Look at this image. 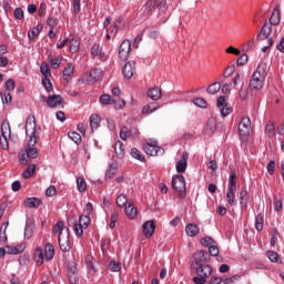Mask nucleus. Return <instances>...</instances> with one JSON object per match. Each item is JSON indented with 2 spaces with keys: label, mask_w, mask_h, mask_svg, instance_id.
I'll use <instances>...</instances> for the list:
<instances>
[{
  "label": "nucleus",
  "mask_w": 284,
  "mask_h": 284,
  "mask_svg": "<svg viewBox=\"0 0 284 284\" xmlns=\"http://www.w3.org/2000/svg\"><path fill=\"white\" fill-rule=\"evenodd\" d=\"M26 134L29 136L26 146L27 156L28 159H37V156H39V151H37L34 145H37V141H39V133L37 132V118H34V115H29L27 118Z\"/></svg>",
  "instance_id": "obj_1"
},
{
  "label": "nucleus",
  "mask_w": 284,
  "mask_h": 284,
  "mask_svg": "<svg viewBox=\"0 0 284 284\" xmlns=\"http://www.w3.org/2000/svg\"><path fill=\"white\" fill-rule=\"evenodd\" d=\"M265 77H267L266 65L265 63H260L251 77L248 88L251 90H263Z\"/></svg>",
  "instance_id": "obj_2"
},
{
  "label": "nucleus",
  "mask_w": 284,
  "mask_h": 284,
  "mask_svg": "<svg viewBox=\"0 0 284 284\" xmlns=\"http://www.w3.org/2000/svg\"><path fill=\"white\" fill-rule=\"evenodd\" d=\"M211 261L210 253L203 250L197 251L193 254L192 267L194 272H205V267L212 270V266L207 264Z\"/></svg>",
  "instance_id": "obj_3"
},
{
  "label": "nucleus",
  "mask_w": 284,
  "mask_h": 284,
  "mask_svg": "<svg viewBox=\"0 0 284 284\" xmlns=\"http://www.w3.org/2000/svg\"><path fill=\"white\" fill-rule=\"evenodd\" d=\"M143 150L149 156H163L165 150L159 146V142L154 140H149L144 145Z\"/></svg>",
  "instance_id": "obj_4"
},
{
  "label": "nucleus",
  "mask_w": 284,
  "mask_h": 284,
  "mask_svg": "<svg viewBox=\"0 0 284 284\" xmlns=\"http://www.w3.org/2000/svg\"><path fill=\"white\" fill-rule=\"evenodd\" d=\"M90 215H80L79 216V223H75L73 226V232L78 239H81L83 236V230H88L90 227Z\"/></svg>",
  "instance_id": "obj_5"
},
{
  "label": "nucleus",
  "mask_w": 284,
  "mask_h": 284,
  "mask_svg": "<svg viewBox=\"0 0 284 284\" xmlns=\"http://www.w3.org/2000/svg\"><path fill=\"white\" fill-rule=\"evenodd\" d=\"M172 187L176 192H179L180 196H183L185 194V176L183 175H173L172 178Z\"/></svg>",
  "instance_id": "obj_6"
},
{
  "label": "nucleus",
  "mask_w": 284,
  "mask_h": 284,
  "mask_svg": "<svg viewBox=\"0 0 284 284\" xmlns=\"http://www.w3.org/2000/svg\"><path fill=\"white\" fill-rule=\"evenodd\" d=\"M212 272H213V270L210 267H205L204 271H195V274L197 276H194L192 278L193 283H195V284L207 283V278H210V276H212Z\"/></svg>",
  "instance_id": "obj_7"
},
{
  "label": "nucleus",
  "mask_w": 284,
  "mask_h": 284,
  "mask_svg": "<svg viewBox=\"0 0 284 284\" xmlns=\"http://www.w3.org/2000/svg\"><path fill=\"white\" fill-rule=\"evenodd\" d=\"M58 243L61 252H70V229H65L64 234L58 235Z\"/></svg>",
  "instance_id": "obj_8"
},
{
  "label": "nucleus",
  "mask_w": 284,
  "mask_h": 284,
  "mask_svg": "<svg viewBox=\"0 0 284 284\" xmlns=\"http://www.w3.org/2000/svg\"><path fill=\"white\" fill-rule=\"evenodd\" d=\"M237 129L240 132V136H250V132H252V121L250 120V118H242Z\"/></svg>",
  "instance_id": "obj_9"
},
{
  "label": "nucleus",
  "mask_w": 284,
  "mask_h": 284,
  "mask_svg": "<svg viewBox=\"0 0 284 284\" xmlns=\"http://www.w3.org/2000/svg\"><path fill=\"white\" fill-rule=\"evenodd\" d=\"M154 232H156V222L154 220H149L142 225V234L145 239H152L154 236Z\"/></svg>",
  "instance_id": "obj_10"
},
{
  "label": "nucleus",
  "mask_w": 284,
  "mask_h": 284,
  "mask_svg": "<svg viewBox=\"0 0 284 284\" xmlns=\"http://www.w3.org/2000/svg\"><path fill=\"white\" fill-rule=\"evenodd\" d=\"M131 48H132V42H130V40L122 41L119 48V59H121V61H128V58L130 57Z\"/></svg>",
  "instance_id": "obj_11"
},
{
  "label": "nucleus",
  "mask_w": 284,
  "mask_h": 284,
  "mask_svg": "<svg viewBox=\"0 0 284 284\" xmlns=\"http://www.w3.org/2000/svg\"><path fill=\"white\" fill-rule=\"evenodd\" d=\"M100 103H102V105H114V108H118V110L125 108V101L122 100L119 104H116V100L112 99V95L110 94H102L100 97Z\"/></svg>",
  "instance_id": "obj_12"
},
{
  "label": "nucleus",
  "mask_w": 284,
  "mask_h": 284,
  "mask_svg": "<svg viewBox=\"0 0 284 284\" xmlns=\"http://www.w3.org/2000/svg\"><path fill=\"white\" fill-rule=\"evenodd\" d=\"M122 73L124 79H132V77L136 74V62H126L122 69Z\"/></svg>",
  "instance_id": "obj_13"
},
{
  "label": "nucleus",
  "mask_w": 284,
  "mask_h": 284,
  "mask_svg": "<svg viewBox=\"0 0 284 284\" xmlns=\"http://www.w3.org/2000/svg\"><path fill=\"white\" fill-rule=\"evenodd\" d=\"M48 108L54 109L63 105V97L61 94H53L47 98Z\"/></svg>",
  "instance_id": "obj_14"
},
{
  "label": "nucleus",
  "mask_w": 284,
  "mask_h": 284,
  "mask_svg": "<svg viewBox=\"0 0 284 284\" xmlns=\"http://www.w3.org/2000/svg\"><path fill=\"white\" fill-rule=\"evenodd\" d=\"M272 34V24L265 22L257 34V41H265V39H270Z\"/></svg>",
  "instance_id": "obj_15"
},
{
  "label": "nucleus",
  "mask_w": 284,
  "mask_h": 284,
  "mask_svg": "<svg viewBox=\"0 0 284 284\" xmlns=\"http://www.w3.org/2000/svg\"><path fill=\"white\" fill-rule=\"evenodd\" d=\"M99 79H101V69L94 68L87 74L85 81L87 83H97Z\"/></svg>",
  "instance_id": "obj_16"
},
{
  "label": "nucleus",
  "mask_w": 284,
  "mask_h": 284,
  "mask_svg": "<svg viewBox=\"0 0 284 284\" xmlns=\"http://www.w3.org/2000/svg\"><path fill=\"white\" fill-rule=\"evenodd\" d=\"M239 197L241 210H247V203H250V192H247V189H242Z\"/></svg>",
  "instance_id": "obj_17"
},
{
  "label": "nucleus",
  "mask_w": 284,
  "mask_h": 284,
  "mask_svg": "<svg viewBox=\"0 0 284 284\" xmlns=\"http://www.w3.org/2000/svg\"><path fill=\"white\" fill-rule=\"evenodd\" d=\"M149 99L152 101H159L161 100V97H163V92L161 91V88L154 87L152 89H149L146 92Z\"/></svg>",
  "instance_id": "obj_18"
},
{
  "label": "nucleus",
  "mask_w": 284,
  "mask_h": 284,
  "mask_svg": "<svg viewBox=\"0 0 284 284\" xmlns=\"http://www.w3.org/2000/svg\"><path fill=\"white\" fill-rule=\"evenodd\" d=\"M186 156H187V153H183L182 159L180 161H178L175 164V170H176V172H179V174H183V172H185V170H187Z\"/></svg>",
  "instance_id": "obj_19"
},
{
  "label": "nucleus",
  "mask_w": 284,
  "mask_h": 284,
  "mask_svg": "<svg viewBox=\"0 0 284 284\" xmlns=\"http://www.w3.org/2000/svg\"><path fill=\"white\" fill-rule=\"evenodd\" d=\"M33 258H34V262L37 263V265H43V261H45V253H44L43 248L37 247L33 251Z\"/></svg>",
  "instance_id": "obj_20"
},
{
  "label": "nucleus",
  "mask_w": 284,
  "mask_h": 284,
  "mask_svg": "<svg viewBox=\"0 0 284 284\" xmlns=\"http://www.w3.org/2000/svg\"><path fill=\"white\" fill-rule=\"evenodd\" d=\"M163 2L161 0H149L144 6V10L148 14H152L156 7L159 8Z\"/></svg>",
  "instance_id": "obj_21"
},
{
  "label": "nucleus",
  "mask_w": 284,
  "mask_h": 284,
  "mask_svg": "<svg viewBox=\"0 0 284 284\" xmlns=\"http://www.w3.org/2000/svg\"><path fill=\"white\" fill-rule=\"evenodd\" d=\"M43 202L39 197H27L24 200V206L29 209L38 210Z\"/></svg>",
  "instance_id": "obj_22"
},
{
  "label": "nucleus",
  "mask_w": 284,
  "mask_h": 284,
  "mask_svg": "<svg viewBox=\"0 0 284 284\" xmlns=\"http://www.w3.org/2000/svg\"><path fill=\"white\" fill-rule=\"evenodd\" d=\"M124 212L125 215L128 216V219H130L131 221H134V219H136L139 211L134 207V204L129 203L125 207H124Z\"/></svg>",
  "instance_id": "obj_23"
},
{
  "label": "nucleus",
  "mask_w": 284,
  "mask_h": 284,
  "mask_svg": "<svg viewBox=\"0 0 284 284\" xmlns=\"http://www.w3.org/2000/svg\"><path fill=\"white\" fill-rule=\"evenodd\" d=\"M278 23H281V9L275 7L270 18V26H278Z\"/></svg>",
  "instance_id": "obj_24"
},
{
  "label": "nucleus",
  "mask_w": 284,
  "mask_h": 284,
  "mask_svg": "<svg viewBox=\"0 0 284 284\" xmlns=\"http://www.w3.org/2000/svg\"><path fill=\"white\" fill-rule=\"evenodd\" d=\"M114 152L116 159H123V156H125V144L121 141H116L114 144Z\"/></svg>",
  "instance_id": "obj_25"
},
{
  "label": "nucleus",
  "mask_w": 284,
  "mask_h": 284,
  "mask_svg": "<svg viewBox=\"0 0 284 284\" xmlns=\"http://www.w3.org/2000/svg\"><path fill=\"white\" fill-rule=\"evenodd\" d=\"M72 77H74V64H72V62H69L63 70V79L68 83V81H70Z\"/></svg>",
  "instance_id": "obj_26"
},
{
  "label": "nucleus",
  "mask_w": 284,
  "mask_h": 284,
  "mask_svg": "<svg viewBox=\"0 0 284 284\" xmlns=\"http://www.w3.org/2000/svg\"><path fill=\"white\" fill-rule=\"evenodd\" d=\"M43 252L45 261H52L54 258V245L52 243H47Z\"/></svg>",
  "instance_id": "obj_27"
},
{
  "label": "nucleus",
  "mask_w": 284,
  "mask_h": 284,
  "mask_svg": "<svg viewBox=\"0 0 284 284\" xmlns=\"http://www.w3.org/2000/svg\"><path fill=\"white\" fill-rule=\"evenodd\" d=\"M34 229H36L34 222H32L31 220H28L24 227V239L29 240L31 236H33Z\"/></svg>",
  "instance_id": "obj_28"
},
{
  "label": "nucleus",
  "mask_w": 284,
  "mask_h": 284,
  "mask_svg": "<svg viewBox=\"0 0 284 284\" xmlns=\"http://www.w3.org/2000/svg\"><path fill=\"white\" fill-rule=\"evenodd\" d=\"M100 125H101V116H99L98 114H92L90 116L91 132H94V130H99Z\"/></svg>",
  "instance_id": "obj_29"
},
{
  "label": "nucleus",
  "mask_w": 284,
  "mask_h": 284,
  "mask_svg": "<svg viewBox=\"0 0 284 284\" xmlns=\"http://www.w3.org/2000/svg\"><path fill=\"white\" fill-rule=\"evenodd\" d=\"M80 47H81V41H79V39L72 38L69 41V52H71V54H75V52H79Z\"/></svg>",
  "instance_id": "obj_30"
},
{
  "label": "nucleus",
  "mask_w": 284,
  "mask_h": 284,
  "mask_svg": "<svg viewBox=\"0 0 284 284\" xmlns=\"http://www.w3.org/2000/svg\"><path fill=\"white\" fill-rule=\"evenodd\" d=\"M265 134L268 139H274L276 135V126H274V122L270 121L265 125Z\"/></svg>",
  "instance_id": "obj_31"
},
{
  "label": "nucleus",
  "mask_w": 284,
  "mask_h": 284,
  "mask_svg": "<svg viewBox=\"0 0 284 284\" xmlns=\"http://www.w3.org/2000/svg\"><path fill=\"white\" fill-rule=\"evenodd\" d=\"M199 232H200L199 225L192 224V223L186 224V226H185V233H186L189 236L194 237V236H196V235L199 234Z\"/></svg>",
  "instance_id": "obj_32"
},
{
  "label": "nucleus",
  "mask_w": 284,
  "mask_h": 284,
  "mask_svg": "<svg viewBox=\"0 0 284 284\" xmlns=\"http://www.w3.org/2000/svg\"><path fill=\"white\" fill-rule=\"evenodd\" d=\"M40 73L42 74V79H52V71L50 70V67L42 62L40 65Z\"/></svg>",
  "instance_id": "obj_33"
},
{
  "label": "nucleus",
  "mask_w": 284,
  "mask_h": 284,
  "mask_svg": "<svg viewBox=\"0 0 284 284\" xmlns=\"http://www.w3.org/2000/svg\"><path fill=\"white\" fill-rule=\"evenodd\" d=\"M263 225H265V217L263 213H260L255 216V230L257 232H263Z\"/></svg>",
  "instance_id": "obj_34"
},
{
  "label": "nucleus",
  "mask_w": 284,
  "mask_h": 284,
  "mask_svg": "<svg viewBox=\"0 0 284 284\" xmlns=\"http://www.w3.org/2000/svg\"><path fill=\"white\" fill-rule=\"evenodd\" d=\"M42 30H43V26H41V24H38L37 27L30 29L28 32L29 40L32 41V39L39 37V34H41Z\"/></svg>",
  "instance_id": "obj_35"
},
{
  "label": "nucleus",
  "mask_w": 284,
  "mask_h": 284,
  "mask_svg": "<svg viewBox=\"0 0 284 284\" xmlns=\"http://www.w3.org/2000/svg\"><path fill=\"white\" fill-rule=\"evenodd\" d=\"M1 134L2 136H12V131L10 130V122L8 120L2 121L1 123Z\"/></svg>",
  "instance_id": "obj_36"
},
{
  "label": "nucleus",
  "mask_w": 284,
  "mask_h": 284,
  "mask_svg": "<svg viewBox=\"0 0 284 284\" xmlns=\"http://www.w3.org/2000/svg\"><path fill=\"white\" fill-rule=\"evenodd\" d=\"M159 110V104L156 102H151L143 106L142 114H152V112H156Z\"/></svg>",
  "instance_id": "obj_37"
},
{
  "label": "nucleus",
  "mask_w": 284,
  "mask_h": 284,
  "mask_svg": "<svg viewBox=\"0 0 284 284\" xmlns=\"http://www.w3.org/2000/svg\"><path fill=\"white\" fill-rule=\"evenodd\" d=\"M266 256L271 263H283V260H281V256L278 253H276V251H267Z\"/></svg>",
  "instance_id": "obj_38"
},
{
  "label": "nucleus",
  "mask_w": 284,
  "mask_h": 284,
  "mask_svg": "<svg viewBox=\"0 0 284 284\" xmlns=\"http://www.w3.org/2000/svg\"><path fill=\"white\" fill-rule=\"evenodd\" d=\"M37 172V164H31L22 173V179H30Z\"/></svg>",
  "instance_id": "obj_39"
},
{
  "label": "nucleus",
  "mask_w": 284,
  "mask_h": 284,
  "mask_svg": "<svg viewBox=\"0 0 284 284\" xmlns=\"http://www.w3.org/2000/svg\"><path fill=\"white\" fill-rule=\"evenodd\" d=\"M115 203H116L118 207H126L129 205L128 195H125V194L118 195Z\"/></svg>",
  "instance_id": "obj_40"
},
{
  "label": "nucleus",
  "mask_w": 284,
  "mask_h": 284,
  "mask_svg": "<svg viewBox=\"0 0 284 284\" xmlns=\"http://www.w3.org/2000/svg\"><path fill=\"white\" fill-rule=\"evenodd\" d=\"M131 156L136 159V161H141V163H145V155H143L136 148L131 149Z\"/></svg>",
  "instance_id": "obj_41"
},
{
  "label": "nucleus",
  "mask_w": 284,
  "mask_h": 284,
  "mask_svg": "<svg viewBox=\"0 0 284 284\" xmlns=\"http://www.w3.org/2000/svg\"><path fill=\"white\" fill-rule=\"evenodd\" d=\"M48 60L51 63V68H53V70H57V68H59V65H61V62L63 61V55H58L55 59H53L52 55H49Z\"/></svg>",
  "instance_id": "obj_42"
},
{
  "label": "nucleus",
  "mask_w": 284,
  "mask_h": 284,
  "mask_svg": "<svg viewBox=\"0 0 284 284\" xmlns=\"http://www.w3.org/2000/svg\"><path fill=\"white\" fill-rule=\"evenodd\" d=\"M77 187L78 191L83 193L85 190H88V183H85V180L81 176L77 178Z\"/></svg>",
  "instance_id": "obj_43"
},
{
  "label": "nucleus",
  "mask_w": 284,
  "mask_h": 284,
  "mask_svg": "<svg viewBox=\"0 0 284 284\" xmlns=\"http://www.w3.org/2000/svg\"><path fill=\"white\" fill-rule=\"evenodd\" d=\"M227 190L236 192V173L235 172L230 174Z\"/></svg>",
  "instance_id": "obj_44"
},
{
  "label": "nucleus",
  "mask_w": 284,
  "mask_h": 284,
  "mask_svg": "<svg viewBox=\"0 0 284 284\" xmlns=\"http://www.w3.org/2000/svg\"><path fill=\"white\" fill-rule=\"evenodd\" d=\"M85 265L89 270H92L93 274H97V266H94V257L92 255H87Z\"/></svg>",
  "instance_id": "obj_45"
},
{
  "label": "nucleus",
  "mask_w": 284,
  "mask_h": 284,
  "mask_svg": "<svg viewBox=\"0 0 284 284\" xmlns=\"http://www.w3.org/2000/svg\"><path fill=\"white\" fill-rule=\"evenodd\" d=\"M63 230H64L63 221H58L53 226V234H58V236H61V234H65L63 233Z\"/></svg>",
  "instance_id": "obj_46"
},
{
  "label": "nucleus",
  "mask_w": 284,
  "mask_h": 284,
  "mask_svg": "<svg viewBox=\"0 0 284 284\" xmlns=\"http://www.w3.org/2000/svg\"><path fill=\"white\" fill-rule=\"evenodd\" d=\"M226 201H227L229 205H234V203L236 201V191L227 190Z\"/></svg>",
  "instance_id": "obj_47"
},
{
  "label": "nucleus",
  "mask_w": 284,
  "mask_h": 284,
  "mask_svg": "<svg viewBox=\"0 0 284 284\" xmlns=\"http://www.w3.org/2000/svg\"><path fill=\"white\" fill-rule=\"evenodd\" d=\"M91 54L92 57H103V49L101 48V44H93L91 48Z\"/></svg>",
  "instance_id": "obj_48"
},
{
  "label": "nucleus",
  "mask_w": 284,
  "mask_h": 284,
  "mask_svg": "<svg viewBox=\"0 0 284 284\" xmlns=\"http://www.w3.org/2000/svg\"><path fill=\"white\" fill-rule=\"evenodd\" d=\"M42 85L47 92H52V90H54V85H52L50 78H42Z\"/></svg>",
  "instance_id": "obj_49"
},
{
  "label": "nucleus",
  "mask_w": 284,
  "mask_h": 284,
  "mask_svg": "<svg viewBox=\"0 0 284 284\" xmlns=\"http://www.w3.org/2000/svg\"><path fill=\"white\" fill-rule=\"evenodd\" d=\"M221 91V84L219 82L212 83L211 85H209V88L206 89V92L209 94H216V92Z\"/></svg>",
  "instance_id": "obj_50"
},
{
  "label": "nucleus",
  "mask_w": 284,
  "mask_h": 284,
  "mask_svg": "<svg viewBox=\"0 0 284 284\" xmlns=\"http://www.w3.org/2000/svg\"><path fill=\"white\" fill-rule=\"evenodd\" d=\"M118 170L119 169L116 168V164H111L109 166V169L106 170L105 178L106 179H113L114 174H116Z\"/></svg>",
  "instance_id": "obj_51"
},
{
  "label": "nucleus",
  "mask_w": 284,
  "mask_h": 284,
  "mask_svg": "<svg viewBox=\"0 0 284 284\" xmlns=\"http://www.w3.org/2000/svg\"><path fill=\"white\" fill-rule=\"evenodd\" d=\"M220 112H221V116L225 119V116H230V114H232L233 109L230 104H226L224 106H221Z\"/></svg>",
  "instance_id": "obj_52"
},
{
  "label": "nucleus",
  "mask_w": 284,
  "mask_h": 284,
  "mask_svg": "<svg viewBox=\"0 0 284 284\" xmlns=\"http://www.w3.org/2000/svg\"><path fill=\"white\" fill-rule=\"evenodd\" d=\"M120 139H122V141H128V139L130 138V129H128V126H122L120 130Z\"/></svg>",
  "instance_id": "obj_53"
},
{
  "label": "nucleus",
  "mask_w": 284,
  "mask_h": 284,
  "mask_svg": "<svg viewBox=\"0 0 284 284\" xmlns=\"http://www.w3.org/2000/svg\"><path fill=\"white\" fill-rule=\"evenodd\" d=\"M205 130L206 132H210V134L216 132V122L214 120H209Z\"/></svg>",
  "instance_id": "obj_54"
},
{
  "label": "nucleus",
  "mask_w": 284,
  "mask_h": 284,
  "mask_svg": "<svg viewBox=\"0 0 284 284\" xmlns=\"http://www.w3.org/2000/svg\"><path fill=\"white\" fill-rule=\"evenodd\" d=\"M69 139H71V141H74L77 143V145H79V143H81V134H79L75 131H71L68 134Z\"/></svg>",
  "instance_id": "obj_55"
},
{
  "label": "nucleus",
  "mask_w": 284,
  "mask_h": 284,
  "mask_svg": "<svg viewBox=\"0 0 284 284\" xmlns=\"http://www.w3.org/2000/svg\"><path fill=\"white\" fill-rule=\"evenodd\" d=\"M0 97H1L2 103H12V94L10 93V91L1 92Z\"/></svg>",
  "instance_id": "obj_56"
},
{
  "label": "nucleus",
  "mask_w": 284,
  "mask_h": 284,
  "mask_svg": "<svg viewBox=\"0 0 284 284\" xmlns=\"http://www.w3.org/2000/svg\"><path fill=\"white\" fill-rule=\"evenodd\" d=\"M18 158H19V163L21 165H28V152L26 150L20 152Z\"/></svg>",
  "instance_id": "obj_57"
},
{
  "label": "nucleus",
  "mask_w": 284,
  "mask_h": 284,
  "mask_svg": "<svg viewBox=\"0 0 284 284\" xmlns=\"http://www.w3.org/2000/svg\"><path fill=\"white\" fill-rule=\"evenodd\" d=\"M119 221V213H112L110 217L109 227L114 230L116 227V222Z\"/></svg>",
  "instance_id": "obj_58"
},
{
  "label": "nucleus",
  "mask_w": 284,
  "mask_h": 284,
  "mask_svg": "<svg viewBox=\"0 0 284 284\" xmlns=\"http://www.w3.org/2000/svg\"><path fill=\"white\" fill-rule=\"evenodd\" d=\"M214 243L216 242L213 241V239L210 236H205L201 240V245H203L204 247H211L212 245H214Z\"/></svg>",
  "instance_id": "obj_59"
},
{
  "label": "nucleus",
  "mask_w": 284,
  "mask_h": 284,
  "mask_svg": "<svg viewBox=\"0 0 284 284\" xmlns=\"http://www.w3.org/2000/svg\"><path fill=\"white\" fill-rule=\"evenodd\" d=\"M194 105L197 108H207V101L203 98H196L193 100Z\"/></svg>",
  "instance_id": "obj_60"
},
{
  "label": "nucleus",
  "mask_w": 284,
  "mask_h": 284,
  "mask_svg": "<svg viewBox=\"0 0 284 284\" xmlns=\"http://www.w3.org/2000/svg\"><path fill=\"white\" fill-rule=\"evenodd\" d=\"M4 88H6L7 92L14 91V88H16L14 80L13 79L7 80L6 83H4Z\"/></svg>",
  "instance_id": "obj_61"
},
{
  "label": "nucleus",
  "mask_w": 284,
  "mask_h": 284,
  "mask_svg": "<svg viewBox=\"0 0 284 284\" xmlns=\"http://www.w3.org/2000/svg\"><path fill=\"white\" fill-rule=\"evenodd\" d=\"M235 281H241V275H232L231 277H226L222 280L224 284H234Z\"/></svg>",
  "instance_id": "obj_62"
},
{
  "label": "nucleus",
  "mask_w": 284,
  "mask_h": 284,
  "mask_svg": "<svg viewBox=\"0 0 284 284\" xmlns=\"http://www.w3.org/2000/svg\"><path fill=\"white\" fill-rule=\"evenodd\" d=\"M58 23H59V20H58L57 18L50 17V18H48V20H47V26H49V28H50L51 30H54V29L57 28Z\"/></svg>",
  "instance_id": "obj_63"
},
{
  "label": "nucleus",
  "mask_w": 284,
  "mask_h": 284,
  "mask_svg": "<svg viewBox=\"0 0 284 284\" xmlns=\"http://www.w3.org/2000/svg\"><path fill=\"white\" fill-rule=\"evenodd\" d=\"M219 254V246H216V242L209 246V256H216Z\"/></svg>",
  "instance_id": "obj_64"
}]
</instances>
